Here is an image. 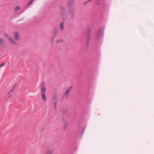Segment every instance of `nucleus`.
<instances>
[{"label": "nucleus", "instance_id": "2eb2a0df", "mask_svg": "<svg viewBox=\"0 0 154 154\" xmlns=\"http://www.w3.org/2000/svg\"><path fill=\"white\" fill-rule=\"evenodd\" d=\"M20 9V8L19 6H17L16 7L15 10L16 11L19 10Z\"/></svg>", "mask_w": 154, "mask_h": 154}, {"label": "nucleus", "instance_id": "f03ea898", "mask_svg": "<svg viewBox=\"0 0 154 154\" xmlns=\"http://www.w3.org/2000/svg\"><path fill=\"white\" fill-rule=\"evenodd\" d=\"M41 90L42 92L41 94L42 98L44 101H45L47 98L46 94H45V92H46V89L45 88L43 87L42 88Z\"/></svg>", "mask_w": 154, "mask_h": 154}, {"label": "nucleus", "instance_id": "39448f33", "mask_svg": "<svg viewBox=\"0 0 154 154\" xmlns=\"http://www.w3.org/2000/svg\"><path fill=\"white\" fill-rule=\"evenodd\" d=\"M72 87V86H71L69 87L66 91L65 94L64 95L63 98H66V99H67L68 97V94L70 91Z\"/></svg>", "mask_w": 154, "mask_h": 154}, {"label": "nucleus", "instance_id": "6ab92c4d", "mask_svg": "<svg viewBox=\"0 0 154 154\" xmlns=\"http://www.w3.org/2000/svg\"><path fill=\"white\" fill-rule=\"evenodd\" d=\"M92 0H88L87 1H86V2H85V3H84V4H86L88 2H90V1H91ZM100 0H97L98 1H99Z\"/></svg>", "mask_w": 154, "mask_h": 154}, {"label": "nucleus", "instance_id": "4be33fe9", "mask_svg": "<svg viewBox=\"0 0 154 154\" xmlns=\"http://www.w3.org/2000/svg\"><path fill=\"white\" fill-rule=\"evenodd\" d=\"M66 127V125H65V127Z\"/></svg>", "mask_w": 154, "mask_h": 154}, {"label": "nucleus", "instance_id": "9d476101", "mask_svg": "<svg viewBox=\"0 0 154 154\" xmlns=\"http://www.w3.org/2000/svg\"><path fill=\"white\" fill-rule=\"evenodd\" d=\"M50 148L48 147V150L46 152V154H52L53 150H50Z\"/></svg>", "mask_w": 154, "mask_h": 154}, {"label": "nucleus", "instance_id": "f3484780", "mask_svg": "<svg viewBox=\"0 0 154 154\" xmlns=\"http://www.w3.org/2000/svg\"><path fill=\"white\" fill-rule=\"evenodd\" d=\"M63 42V40L61 39V40H58L57 41V43H59V42L62 43V42Z\"/></svg>", "mask_w": 154, "mask_h": 154}, {"label": "nucleus", "instance_id": "ddd939ff", "mask_svg": "<svg viewBox=\"0 0 154 154\" xmlns=\"http://www.w3.org/2000/svg\"><path fill=\"white\" fill-rule=\"evenodd\" d=\"M64 23V22L63 21L60 23V28L62 30H63V29Z\"/></svg>", "mask_w": 154, "mask_h": 154}, {"label": "nucleus", "instance_id": "aec40b11", "mask_svg": "<svg viewBox=\"0 0 154 154\" xmlns=\"http://www.w3.org/2000/svg\"><path fill=\"white\" fill-rule=\"evenodd\" d=\"M56 34L55 35L54 37H53V38H52V39L51 40L52 41H53L54 39L55 38V37L56 36Z\"/></svg>", "mask_w": 154, "mask_h": 154}, {"label": "nucleus", "instance_id": "20e7f679", "mask_svg": "<svg viewBox=\"0 0 154 154\" xmlns=\"http://www.w3.org/2000/svg\"><path fill=\"white\" fill-rule=\"evenodd\" d=\"M60 8L61 10V14L63 16V19L64 20H65L66 18V15L65 9L63 8L62 7H61Z\"/></svg>", "mask_w": 154, "mask_h": 154}, {"label": "nucleus", "instance_id": "f8f14e48", "mask_svg": "<svg viewBox=\"0 0 154 154\" xmlns=\"http://www.w3.org/2000/svg\"><path fill=\"white\" fill-rule=\"evenodd\" d=\"M34 0H31V1L27 5V7L25 10L31 7V6H30V5L32 4Z\"/></svg>", "mask_w": 154, "mask_h": 154}, {"label": "nucleus", "instance_id": "7ed1b4c3", "mask_svg": "<svg viewBox=\"0 0 154 154\" xmlns=\"http://www.w3.org/2000/svg\"><path fill=\"white\" fill-rule=\"evenodd\" d=\"M88 38H87V46H88V44L89 42V41L90 40V37H91V26H89L88 27Z\"/></svg>", "mask_w": 154, "mask_h": 154}, {"label": "nucleus", "instance_id": "a211bd4d", "mask_svg": "<svg viewBox=\"0 0 154 154\" xmlns=\"http://www.w3.org/2000/svg\"><path fill=\"white\" fill-rule=\"evenodd\" d=\"M5 65V63H2V64H1L0 65V66L1 67H2V66H4Z\"/></svg>", "mask_w": 154, "mask_h": 154}, {"label": "nucleus", "instance_id": "dca6fc26", "mask_svg": "<svg viewBox=\"0 0 154 154\" xmlns=\"http://www.w3.org/2000/svg\"><path fill=\"white\" fill-rule=\"evenodd\" d=\"M3 40H4L3 39L0 38V44L1 45H2Z\"/></svg>", "mask_w": 154, "mask_h": 154}, {"label": "nucleus", "instance_id": "412c9836", "mask_svg": "<svg viewBox=\"0 0 154 154\" xmlns=\"http://www.w3.org/2000/svg\"><path fill=\"white\" fill-rule=\"evenodd\" d=\"M25 10L23 11L22 12H23Z\"/></svg>", "mask_w": 154, "mask_h": 154}, {"label": "nucleus", "instance_id": "f257e3e1", "mask_svg": "<svg viewBox=\"0 0 154 154\" xmlns=\"http://www.w3.org/2000/svg\"><path fill=\"white\" fill-rule=\"evenodd\" d=\"M104 29L102 28L100 29L98 31L97 33V37L98 39L103 36V32Z\"/></svg>", "mask_w": 154, "mask_h": 154}, {"label": "nucleus", "instance_id": "423d86ee", "mask_svg": "<svg viewBox=\"0 0 154 154\" xmlns=\"http://www.w3.org/2000/svg\"><path fill=\"white\" fill-rule=\"evenodd\" d=\"M5 36L7 38H8L9 39L10 41L12 44H16V43L14 41V40L12 37H11L9 35L7 34H5Z\"/></svg>", "mask_w": 154, "mask_h": 154}, {"label": "nucleus", "instance_id": "0eeeda50", "mask_svg": "<svg viewBox=\"0 0 154 154\" xmlns=\"http://www.w3.org/2000/svg\"><path fill=\"white\" fill-rule=\"evenodd\" d=\"M74 2L73 0H70L68 1V5L69 7V10L70 11V9L71 7L73 8L72 7L73 5Z\"/></svg>", "mask_w": 154, "mask_h": 154}, {"label": "nucleus", "instance_id": "1a4fd4ad", "mask_svg": "<svg viewBox=\"0 0 154 154\" xmlns=\"http://www.w3.org/2000/svg\"><path fill=\"white\" fill-rule=\"evenodd\" d=\"M14 35L15 36V38L16 40H19L20 39V37L19 35V34L18 32H15L14 33Z\"/></svg>", "mask_w": 154, "mask_h": 154}, {"label": "nucleus", "instance_id": "4468645a", "mask_svg": "<svg viewBox=\"0 0 154 154\" xmlns=\"http://www.w3.org/2000/svg\"><path fill=\"white\" fill-rule=\"evenodd\" d=\"M14 88V86L13 88L12 89V90L11 91L9 92V93L8 94V95H9L8 98H9V97H11V96L12 94H11V93L13 91Z\"/></svg>", "mask_w": 154, "mask_h": 154}, {"label": "nucleus", "instance_id": "9b49d317", "mask_svg": "<svg viewBox=\"0 0 154 154\" xmlns=\"http://www.w3.org/2000/svg\"><path fill=\"white\" fill-rule=\"evenodd\" d=\"M85 128H86L85 126L82 128V129L81 130V134H80V136H82L83 135L84 132V131L85 130Z\"/></svg>", "mask_w": 154, "mask_h": 154}, {"label": "nucleus", "instance_id": "6e6552de", "mask_svg": "<svg viewBox=\"0 0 154 154\" xmlns=\"http://www.w3.org/2000/svg\"><path fill=\"white\" fill-rule=\"evenodd\" d=\"M54 100L53 101L54 108L55 109H56V105L57 103V96L56 95H54Z\"/></svg>", "mask_w": 154, "mask_h": 154}]
</instances>
